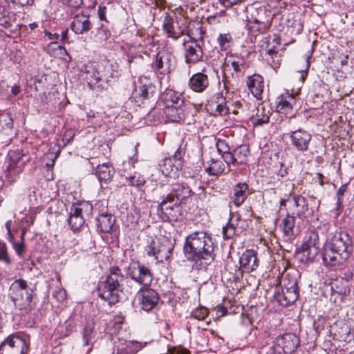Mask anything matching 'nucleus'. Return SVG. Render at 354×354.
I'll return each instance as SVG.
<instances>
[{"label":"nucleus","instance_id":"obj_1","mask_svg":"<svg viewBox=\"0 0 354 354\" xmlns=\"http://www.w3.org/2000/svg\"><path fill=\"white\" fill-rule=\"evenodd\" d=\"M353 251V241L350 234L343 230L337 231L328 237L324 245L322 260L327 266H342Z\"/></svg>","mask_w":354,"mask_h":354},{"label":"nucleus","instance_id":"obj_2","mask_svg":"<svg viewBox=\"0 0 354 354\" xmlns=\"http://www.w3.org/2000/svg\"><path fill=\"white\" fill-rule=\"evenodd\" d=\"M214 250L212 236L204 231H196L188 235L183 245L185 258L196 263L203 260L205 267L214 261Z\"/></svg>","mask_w":354,"mask_h":354},{"label":"nucleus","instance_id":"obj_3","mask_svg":"<svg viewBox=\"0 0 354 354\" xmlns=\"http://www.w3.org/2000/svg\"><path fill=\"white\" fill-rule=\"evenodd\" d=\"M126 277L116 266L109 270V274L102 277L98 283V296L108 301L109 305L116 304L122 299L124 283Z\"/></svg>","mask_w":354,"mask_h":354},{"label":"nucleus","instance_id":"obj_4","mask_svg":"<svg viewBox=\"0 0 354 354\" xmlns=\"http://www.w3.org/2000/svg\"><path fill=\"white\" fill-rule=\"evenodd\" d=\"M10 297L15 306L20 310L28 313L33 308L32 304V289L28 288L26 281L17 279L11 285L10 288Z\"/></svg>","mask_w":354,"mask_h":354},{"label":"nucleus","instance_id":"obj_5","mask_svg":"<svg viewBox=\"0 0 354 354\" xmlns=\"http://www.w3.org/2000/svg\"><path fill=\"white\" fill-rule=\"evenodd\" d=\"M189 19L183 14L176 16L175 20L168 13L165 15L162 21V30L168 37L174 40H178L182 35L187 34L190 35L189 32H186Z\"/></svg>","mask_w":354,"mask_h":354},{"label":"nucleus","instance_id":"obj_6","mask_svg":"<svg viewBox=\"0 0 354 354\" xmlns=\"http://www.w3.org/2000/svg\"><path fill=\"white\" fill-rule=\"evenodd\" d=\"M27 344L18 334L9 335L0 345V354H24Z\"/></svg>","mask_w":354,"mask_h":354},{"label":"nucleus","instance_id":"obj_7","mask_svg":"<svg viewBox=\"0 0 354 354\" xmlns=\"http://www.w3.org/2000/svg\"><path fill=\"white\" fill-rule=\"evenodd\" d=\"M175 66V58L173 54L166 50H160L156 55L152 67L156 73L168 74Z\"/></svg>","mask_w":354,"mask_h":354},{"label":"nucleus","instance_id":"obj_8","mask_svg":"<svg viewBox=\"0 0 354 354\" xmlns=\"http://www.w3.org/2000/svg\"><path fill=\"white\" fill-rule=\"evenodd\" d=\"M127 274L132 280L145 286H149L153 280V274L150 270L139 262L131 263Z\"/></svg>","mask_w":354,"mask_h":354},{"label":"nucleus","instance_id":"obj_9","mask_svg":"<svg viewBox=\"0 0 354 354\" xmlns=\"http://www.w3.org/2000/svg\"><path fill=\"white\" fill-rule=\"evenodd\" d=\"M165 204V201H161L157 207V214L162 221H177L182 218L183 211L180 203L175 202L171 207H162Z\"/></svg>","mask_w":354,"mask_h":354},{"label":"nucleus","instance_id":"obj_10","mask_svg":"<svg viewBox=\"0 0 354 354\" xmlns=\"http://www.w3.org/2000/svg\"><path fill=\"white\" fill-rule=\"evenodd\" d=\"M183 46L185 61L187 64H196L202 59L203 52L196 39L190 38L184 41Z\"/></svg>","mask_w":354,"mask_h":354},{"label":"nucleus","instance_id":"obj_11","mask_svg":"<svg viewBox=\"0 0 354 354\" xmlns=\"http://www.w3.org/2000/svg\"><path fill=\"white\" fill-rule=\"evenodd\" d=\"M137 297L141 309L147 312L152 310L157 305L159 300L158 293L151 288L140 289Z\"/></svg>","mask_w":354,"mask_h":354},{"label":"nucleus","instance_id":"obj_12","mask_svg":"<svg viewBox=\"0 0 354 354\" xmlns=\"http://www.w3.org/2000/svg\"><path fill=\"white\" fill-rule=\"evenodd\" d=\"M319 251L318 235L311 233L308 239L301 245L300 252L306 260L313 261L317 256Z\"/></svg>","mask_w":354,"mask_h":354},{"label":"nucleus","instance_id":"obj_13","mask_svg":"<svg viewBox=\"0 0 354 354\" xmlns=\"http://www.w3.org/2000/svg\"><path fill=\"white\" fill-rule=\"evenodd\" d=\"M277 346L281 348V354H291L299 344V338L293 333H286L275 339Z\"/></svg>","mask_w":354,"mask_h":354},{"label":"nucleus","instance_id":"obj_14","mask_svg":"<svg viewBox=\"0 0 354 354\" xmlns=\"http://www.w3.org/2000/svg\"><path fill=\"white\" fill-rule=\"evenodd\" d=\"M167 194L171 196L176 202L181 204L192 196L194 192L187 184L175 183L171 185Z\"/></svg>","mask_w":354,"mask_h":354},{"label":"nucleus","instance_id":"obj_15","mask_svg":"<svg viewBox=\"0 0 354 354\" xmlns=\"http://www.w3.org/2000/svg\"><path fill=\"white\" fill-rule=\"evenodd\" d=\"M311 138L310 133L302 129L292 131L290 135L292 145L300 151H305L308 149Z\"/></svg>","mask_w":354,"mask_h":354},{"label":"nucleus","instance_id":"obj_16","mask_svg":"<svg viewBox=\"0 0 354 354\" xmlns=\"http://www.w3.org/2000/svg\"><path fill=\"white\" fill-rule=\"evenodd\" d=\"M102 69L103 64H90L85 65L84 71L82 70V71L85 73L84 78L91 87L102 82L101 73Z\"/></svg>","mask_w":354,"mask_h":354},{"label":"nucleus","instance_id":"obj_17","mask_svg":"<svg viewBox=\"0 0 354 354\" xmlns=\"http://www.w3.org/2000/svg\"><path fill=\"white\" fill-rule=\"evenodd\" d=\"M188 86L196 93H203L209 86V77L203 73H196L189 78Z\"/></svg>","mask_w":354,"mask_h":354},{"label":"nucleus","instance_id":"obj_18","mask_svg":"<svg viewBox=\"0 0 354 354\" xmlns=\"http://www.w3.org/2000/svg\"><path fill=\"white\" fill-rule=\"evenodd\" d=\"M249 194V187L245 183L235 185L230 194L231 201L236 206H241Z\"/></svg>","mask_w":354,"mask_h":354},{"label":"nucleus","instance_id":"obj_19","mask_svg":"<svg viewBox=\"0 0 354 354\" xmlns=\"http://www.w3.org/2000/svg\"><path fill=\"white\" fill-rule=\"evenodd\" d=\"M71 29L77 35L87 32L92 28L88 16L82 13L77 14L71 23Z\"/></svg>","mask_w":354,"mask_h":354},{"label":"nucleus","instance_id":"obj_20","mask_svg":"<svg viewBox=\"0 0 354 354\" xmlns=\"http://www.w3.org/2000/svg\"><path fill=\"white\" fill-rule=\"evenodd\" d=\"M240 267L247 272L254 270L258 267L257 252L253 250L244 252L239 258Z\"/></svg>","mask_w":354,"mask_h":354},{"label":"nucleus","instance_id":"obj_21","mask_svg":"<svg viewBox=\"0 0 354 354\" xmlns=\"http://www.w3.org/2000/svg\"><path fill=\"white\" fill-rule=\"evenodd\" d=\"M299 297V290L296 289H282L275 291L274 297L276 301L282 306H288L293 304Z\"/></svg>","mask_w":354,"mask_h":354},{"label":"nucleus","instance_id":"obj_22","mask_svg":"<svg viewBox=\"0 0 354 354\" xmlns=\"http://www.w3.org/2000/svg\"><path fill=\"white\" fill-rule=\"evenodd\" d=\"M225 65L231 66L236 77L242 76L246 68L245 61L243 57L230 55L225 60Z\"/></svg>","mask_w":354,"mask_h":354},{"label":"nucleus","instance_id":"obj_23","mask_svg":"<svg viewBox=\"0 0 354 354\" xmlns=\"http://www.w3.org/2000/svg\"><path fill=\"white\" fill-rule=\"evenodd\" d=\"M247 85L252 95L260 98L264 88L263 78L259 75H254L248 77Z\"/></svg>","mask_w":354,"mask_h":354},{"label":"nucleus","instance_id":"obj_24","mask_svg":"<svg viewBox=\"0 0 354 354\" xmlns=\"http://www.w3.org/2000/svg\"><path fill=\"white\" fill-rule=\"evenodd\" d=\"M85 221L81 214V209H78L76 206L73 205L70 209V216L68 223L73 231L79 230L84 225Z\"/></svg>","mask_w":354,"mask_h":354},{"label":"nucleus","instance_id":"obj_25","mask_svg":"<svg viewBox=\"0 0 354 354\" xmlns=\"http://www.w3.org/2000/svg\"><path fill=\"white\" fill-rule=\"evenodd\" d=\"M167 119L173 122H180L185 117L183 105H177L165 108L164 111Z\"/></svg>","mask_w":354,"mask_h":354},{"label":"nucleus","instance_id":"obj_26","mask_svg":"<svg viewBox=\"0 0 354 354\" xmlns=\"http://www.w3.org/2000/svg\"><path fill=\"white\" fill-rule=\"evenodd\" d=\"M96 221L97 229L104 233L110 232L115 223V218L111 214L107 213H101Z\"/></svg>","mask_w":354,"mask_h":354},{"label":"nucleus","instance_id":"obj_27","mask_svg":"<svg viewBox=\"0 0 354 354\" xmlns=\"http://www.w3.org/2000/svg\"><path fill=\"white\" fill-rule=\"evenodd\" d=\"M296 100L292 95L286 93L278 98L277 109L281 113L288 114L295 104Z\"/></svg>","mask_w":354,"mask_h":354},{"label":"nucleus","instance_id":"obj_28","mask_svg":"<svg viewBox=\"0 0 354 354\" xmlns=\"http://www.w3.org/2000/svg\"><path fill=\"white\" fill-rule=\"evenodd\" d=\"M162 101L165 104V108L184 105V100L180 93L173 90L166 91L162 95Z\"/></svg>","mask_w":354,"mask_h":354},{"label":"nucleus","instance_id":"obj_29","mask_svg":"<svg viewBox=\"0 0 354 354\" xmlns=\"http://www.w3.org/2000/svg\"><path fill=\"white\" fill-rule=\"evenodd\" d=\"M281 227L284 236L290 240L294 239L295 227V216L288 214L282 220Z\"/></svg>","mask_w":354,"mask_h":354},{"label":"nucleus","instance_id":"obj_30","mask_svg":"<svg viewBox=\"0 0 354 354\" xmlns=\"http://www.w3.org/2000/svg\"><path fill=\"white\" fill-rule=\"evenodd\" d=\"M114 173L113 168L107 163L98 165L95 169V175L100 182L107 183L110 181Z\"/></svg>","mask_w":354,"mask_h":354},{"label":"nucleus","instance_id":"obj_31","mask_svg":"<svg viewBox=\"0 0 354 354\" xmlns=\"http://www.w3.org/2000/svg\"><path fill=\"white\" fill-rule=\"evenodd\" d=\"M295 205L298 208L297 215L301 219L306 217V213L308 212V204L306 199L301 195L293 196Z\"/></svg>","mask_w":354,"mask_h":354},{"label":"nucleus","instance_id":"obj_32","mask_svg":"<svg viewBox=\"0 0 354 354\" xmlns=\"http://www.w3.org/2000/svg\"><path fill=\"white\" fill-rule=\"evenodd\" d=\"M113 64L107 63L106 65H103V69L101 73L102 82L109 83L111 80L118 77L119 73Z\"/></svg>","mask_w":354,"mask_h":354},{"label":"nucleus","instance_id":"obj_33","mask_svg":"<svg viewBox=\"0 0 354 354\" xmlns=\"http://www.w3.org/2000/svg\"><path fill=\"white\" fill-rule=\"evenodd\" d=\"M225 170V165L221 160L212 159L211 163L205 169V171L212 176L221 174Z\"/></svg>","mask_w":354,"mask_h":354},{"label":"nucleus","instance_id":"obj_34","mask_svg":"<svg viewBox=\"0 0 354 354\" xmlns=\"http://www.w3.org/2000/svg\"><path fill=\"white\" fill-rule=\"evenodd\" d=\"M173 250V247L169 243V241H166L165 242H161L159 249L158 253V263H162L164 261H167L170 258L171 251Z\"/></svg>","mask_w":354,"mask_h":354},{"label":"nucleus","instance_id":"obj_35","mask_svg":"<svg viewBox=\"0 0 354 354\" xmlns=\"http://www.w3.org/2000/svg\"><path fill=\"white\" fill-rule=\"evenodd\" d=\"M249 153L250 149L246 145H241L234 150L235 158L237 160V165L245 163Z\"/></svg>","mask_w":354,"mask_h":354},{"label":"nucleus","instance_id":"obj_36","mask_svg":"<svg viewBox=\"0 0 354 354\" xmlns=\"http://www.w3.org/2000/svg\"><path fill=\"white\" fill-rule=\"evenodd\" d=\"M8 164L14 163V165L17 166L16 167L23 169L26 160H24V156L22 155L19 151H13L10 152L8 154Z\"/></svg>","mask_w":354,"mask_h":354},{"label":"nucleus","instance_id":"obj_37","mask_svg":"<svg viewBox=\"0 0 354 354\" xmlns=\"http://www.w3.org/2000/svg\"><path fill=\"white\" fill-rule=\"evenodd\" d=\"M270 120V113L268 111H266L264 108H258L257 112L255 118H254V125H262L263 124L268 123Z\"/></svg>","mask_w":354,"mask_h":354},{"label":"nucleus","instance_id":"obj_38","mask_svg":"<svg viewBox=\"0 0 354 354\" xmlns=\"http://www.w3.org/2000/svg\"><path fill=\"white\" fill-rule=\"evenodd\" d=\"M160 244V242H156L154 241H152L145 248V252L147 256L153 257L154 260L156 261V263H158V253Z\"/></svg>","mask_w":354,"mask_h":354},{"label":"nucleus","instance_id":"obj_39","mask_svg":"<svg viewBox=\"0 0 354 354\" xmlns=\"http://www.w3.org/2000/svg\"><path fill=\"white\" fill-rule=\"evenodd\" d=\"M16 165L12 164H8L6 170V178L10 182H15L17 179V176L21 172L23 169L16 167Z\"/></svg>","mask_w":354,"mask_h":354},{"label":"nucleus","instance_id":"obj_40","mask_svg":"<svg viewBox=\"0 0 354 354\" xmlns=\"http://www.w3.org/2000/svg\"><path fill=\"white\" fill-rule=\"evenodd\" d=\"M159 169L164 176H169L174 169L171 160L170 158L162 160L159 163Z\"/></svg>","mask_w":354,"mask_h":354},{"label":"nucleus","instance_id":"obj_41","mask_svg":"<svg viewBox=\"0 0 354 354\" xmlns=\"http://www.w3.org/2000/svg\"><path fill=\"white\" fill-rule=\"evenodd\" d=\"M281 350L277 346L274 340L271 345H267L261 347L259 354H281Z\"/></svg>","mask_w":354,"mask_h":354},{"label":"nucleus","instance_id":"obj_42","mask_svg":"<svg viewBox=\"0 0 354 354\" xmlns=\"http://www.w3.org/2000/svg\"><path fill=\"white\" fill-rule=\"evenodd\" d=\"M127 183L129 185L139 187L145 184V180L140 174L134 173L133 176L127 178Z\"/></svg>","mask_w":354,"mask_h":354},{"label":"nucleus","instance_id":"obj_43","mask_svg":"<svg viewBox=\"0 0 354 354\" xmlns=\"http://www.w3.org/2000/svg\"><path fill=\"white\" fill-rule=\"evenodd\" d=\"M223 235L224 239H231L236 234V226L235 224L232 222V218H230L228 223L223 227Z\"/></svg>","mask_w":354,"mask_h":354},{"label":"nucleus","instance_id":"obj_44","mask_svg":"<svg viewBox=\"0 0 354 354\" xmlns=\"http://www.w3.org/2000/svg\"><path fill=\"white\" fill-rule=\"evenodd\" d=\"M284 288L299 290L297 278L287 274L284 278Z\"/></svg>","mask_w":354,"mask_h":354},{"label":"nucleus","instance_id":"obj_45","mask_svg":"<svg viewBox=\"0 0 354 354\" xmlns=\"http://www.w3.org/2000/svg\"><path fill=\"white\" fill-rule=\"evenodd\" d=\"M232 37L229 34H220L218 37V42L221 50H227L230 47Z\"/></svg>","mask_w":354,"mask_h":354},{"label":"nucleus","instance_id":"obj_46","mask_svg":"<svg viewBox=\"0 0 354 354\" xmlns=\"http://www.w3.org/2000/svg\"><path fill=\"white\" fill-rule=\"evenodd\" d=\"M221 157L223 161H224L229 167L228 171H230V165H237V160L236 158H235L234 152L232 153L230 151H229L227 152H225V153L221 154Z\"/></svg>","mask_w":354,"mask_h":354},{"label":"nucleus","instance_id":"obj_47","mask_svg":"<svg viewBox=\"0 0 354 354\" xmlns=\"http://www.w3.org/2000/svg\"><path fill=\"white\" fill-rule=\"evenodd\" d=\"M216 147L221 155L230 151V147L225 139H216Z\"/></svg>","mask_w":354,"mask_h":354},{"label":"nucleus","instance_id":"obj_48","mask_svg":"<svg viewBox=\"0 0 354 354\" xmlns=\"http://www.w3.org/2000/svg\"><path fill=\"white\" fill-rule=\"evenodd\" d=\"M208 315V310L203 306L198 307L192 312L191 316L198 320H203Z\"/></svg>","mask_w":354,"mask_h":354},{"label":"nucleus","instance_id":"obj_49","mask_svg":"<svg viewBox=\"0 0 354 354\" xmlns=\"http://www.w3.org/2000/svg\"><path fill=\"white\" fill-rule=\"evenodd\" d=\"M12 125V120L8 113H3L0 115V127L2 128L11 129Z\"/></svg>","mask_w":354,"mask_h":354},{"label":"nucleus","instance_id":"obj_50","mask_svg":"<svg viewBox=\"0 0 354 354\" xmlns=\"http://www.w3.org/2000/svg\"><path fill=\"white\" fill-rule=\"evenodd\" d=\"M0 260L3 261L6 264H10L11 261L9 258L7 247L5 243L0 241Z\"/></svg>","mask_w":354,"mask_h":354},{"label":"nucleus","instance_id":"obj_51","mask_svg":"<svg viewBox=\"0 0 354 354\" xmlns=\"http://www.w3.org/2000/svg\"><path fill=\"white\" fill-rule=\"evenodd\" d=\"M251 25H258V28H256V30L259 32H263L267 28V26L265 23L260 21L256 18H252L248 20V26Z\"/></svg>","mask_w":354,"mask_h":354},{"label":"nucleus","instance_id":"obj_52","mask_svg":"<svg viewBox=\"0 0 354 354\" xmlns=\"http://www.w3.org/2000/svg\"><path fill=\"white\" fill-rule=\"evenodd\" d=\"M93 328L91 326H86L82 332V337L84 341V346H88L91 339Z\"/></svg>","mask_w":354,"mask_h":354},{"label":"nucleus","instance_id":"obj_53","mask_svg":"<svg viewBox=\"0 0 354 354\" xmlns=\"http://www.w3.org/2000/svg\"><path fill=\"white\" fill-rule=\"evenodd\" d=\"M150 89H151V87L147 85L140 86L138 93L139 96L143 100L149 98L151 94V92H149Z\"/></svg>","mask_w":354,"mask_h":354},{"label":"nucleus","instance_id":"obj_54","mask_svg":"<svg viewBox=\"0 0 354 354\" xmlns=\"http://www.w3.org/2000/svg\"><path fill=\"white\" fill-rule=\"evenodd\" d=\"M78 209H81V214H82L83 212L86 213L87 214H89L91 213L93 210V206L91 203L88 202H84L80 204L79 206H76Z\"/></svg>","mask_w":354,"mask_h":354},{"label":"nucleus","instance_id":"obj_55","mask_svg":"<svg viewBox=\"0 0 354 354\" xmlns=\"http://www.w3.org/2000/svg\"><path fill=\"white\" fill-rule=\"evenodd\" d=\"M216 114L224 115L228 113V109L224 103L221 102L216 105Z\"/></svg>","mask_w":354,"mask_h":354},{"label":"nucleus","instance_id":"obj_56","mask_svg":"<svg viewBox=\"0 0 354 354\" xmlns=\"http://www.w3.org/2000/svg\"><path fill=\"white\" fill-rule=\"evenodd\" d=\"M218 1L225 8H230L239 3L241 0H218Z\"/></svg>","mask_w":354,"mask_h":354},{"label":"nucleus","instance_id":"obj_57","mask_svg":"<svg viewBox=\"0 0 354 354\" xmlns=\"http://www.w3.org/2000/svg\"><path fill=\"white\" fill-rule=\"evenodd\" d=\"M62 1L73 8L80 7L82 3V0H62Z\"/></svg>","mask_w":354,"mask_h":354},{"label":"nucleus","instance_id":"obj_58","mask_svg":"<svg viewBox=\"0 0 354 354\" xmlns=\"http://www.w3.org/2000/svg\"><path fill=\"white\" fill-rule=\"evenodd\" d=\"M161 201H165V204L162 206V209H164V207H171V205L176 202L173 198H171V196H169L168 194H167L165 196H163ZM162 211L164 212V210Z\"/></svg>","mask_w":354,"mask_h":354},{"label":"nucleus","instance_id":"obj_59","mask_svg":"<svg viewBox=\"0 0 354 354\" xmlns=\"http://www.w3.org/2000/svg\"><path fill=\"white\" fill-rule=\"evenodd\" d=\"M0 25L5 28H9L12 26L10 19L6 16L0 17Z\"/></svg>","mask_w":354,"mask_h":354},{"label":"nucleus","instance_id":"obj_60","mask_svg":"<svg viewBox=\"0 0 354 354\" xmlns=\"http://www.w3.org/2000/svg\"><path fill=\"white\" fill-rule=\"evenodd\" d=\"M14 248L18 255L21 256L24 252L23 243H15Z\"/></svg>","mask_w":354,"mask_h":354},{"label":"nucleus","instance_id":"obj_61","mask_svg":"<svg viewBox=\"0 0 354 354\" xmlns=\"http://www.w3.org/2000/svg\"><path fill=\"white\" fill-rule=\"evenodd\" d=\"M106 7L99 6L98 7V15L100 20H106L105 16Z\"/></svg>","mask_w":354,"mask_h":354},{"label":"nucleus","instance_id":"obj_62","mask_svg":"<svg viewBox=\"0 0 354 354\" xmlns=\"http://www.w3.org/2000/svg\"><path fill=\"white\" fill-rule=\"evenodd\" d=\"M44 35L48 37V38L50 39V40H54V39H58L59 37V35L57 34V33H54V34H52L50 33V32H48V30H44Z\"/></svg>","mask_w":354,"mask_h":354},{"label":"nucleus","instance_id":"obj_63","mask_svg":"<svg viewBox=\"0 0 354 354\" xmlns=\"http://www.w3.org/2000/svg\"><path fill=\"white\" fill-rule=\"evenodd\" d=\"M146 344H147L146 342L145 344H142L140 342L132 343V347H133L134 353H136L138 351H140L144 346L146 345Z\"/></svg>","mask_w":354,"mask_h":354},{"label":"nucleus","instance_id":"obj_64","mask_svg":"<svg viewBox=\"0 0 354 354\" xmlns=\"http://www.w3.org/2000/svg\"><path fill=\"white\" fill-rule=\"evenodd\" d=\"M68 30H63L62 32L61 40L62 43L68 42Z\"/></svg>","mask_w":354,"mask_h":354}]
</instances>
